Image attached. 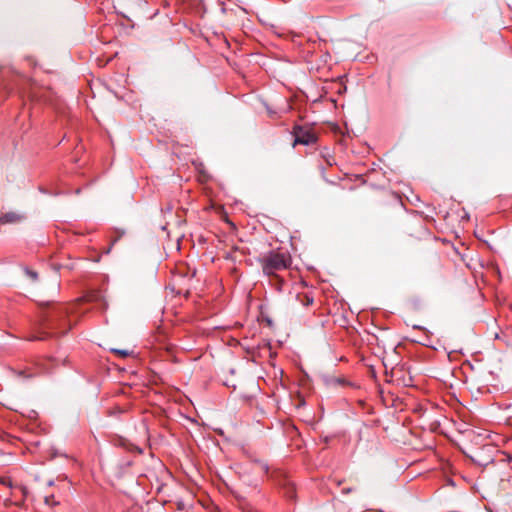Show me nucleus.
<instances>
[{"instance_id":"1","label":"nucleus","mask_w":512,"mask_h":512,"mask_svg":"<svg viewBox=\"0 0 512 512\" xmlns=\"http://www.w3.org/2000/svg\"><path fill=\"white\" fill-rule=\"evenodd\" d=\"M289 264V257L283 253L270 254L264 259L263 270L266 274H273L277 270L285 269Z\"/></svg>"},{"instance_id":"2","label":"nucleus","mask_w":512,"mask_h":512,"mask_svg":"<svg viewBox=\"0 0 512 512\" xmlns=\"http://www.w3.org/2000/svg\"><path fill=\"white\" fill-rule=\"evenodd\" d=\"M294 136H295V140H294V143L295 144H304V145H308L310 143H313L316 138L315 136L308 132V131H304L301 127L299 126H296L294 128Z\"/></svg>"},{"instance_id":"3","label":"nucleus","mask_w":512,"mask_h":512,"mask_svg":"<svg viewBox=\"0 0 512 512\" xmlns=\"http://www.w3.org/2000/svg\"><path fill=\"white\" fill-rule=\"evenodd\" d=\"M25 219L23 214L17 212H6L0 216V224H13Z\"/></svg>"},{"instance_id":"4","label":"nucleus","mask_w":512,"mask_h":512,"mask_svg":"<svg viewBox=\"0 0 512 512\" xmlns=\"http://www.w3.org/2000/svg\"><path fill=\"white\" fill-rule=\"evenodd\" d=\"M25 273L27 275H29L33 280H37V278H38V273L35 272V271H32V270H30L28 268H25Z\"/></svg>"},{"instance_id":"5","label":"nucleus","mask_w":512,"mask_h":512,"mask_svg":"<svg viewBox=\"0 0 512 512\" xmlns=\"http://www.w3.org/2000/svg\"><path fill=\"white\" fill-rule=\"evenodd\" d=\"M113 352L122 357H127L130 355L129 351H127V350L114 349Z\"/></svg>"},{"instance_id":"6","label":"nucleus","mask_w":512,"mask_h":512,"mask_svg":"<svg viewBox=\"0 0 512 512\" xmlns=\"http://www.w3.org/2000/svg\"><path fill=\"white\" fill-rule=\"evenodd\" d=\"M45 502H46L47 504H49V505H51V504L55 503V502L53 501V496H48V497H46V498H45Z\"/></svg>"},{"instance_id":"7","label":"nucleus","mask_w":512,"mask_h":512,"mask_svg":"<svg viewBox=\"0 0 512 512\" xmlns=\"http://www.w3.org/2000/svg\"><path fill=\"white\" fill-rule=\"evenodd\" d=\"M48 486H53V481H49Z\"/></svg>"}]
</instances>
